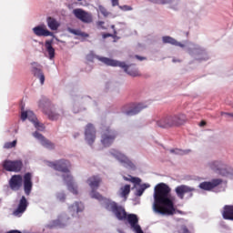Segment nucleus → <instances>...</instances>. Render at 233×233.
<instances>
[{"mask_svg": "<svg viewBox=\"0 0 233 233\" xmlns=\"http://www.w3.org/2000/svg\"><path fill=\"white\" fill-rule=\"evenodd\" d=\"M172 188L165 183H159L155 187L153 210L156 214L162 216H174L176 208L174 201L170 198Z\"/></svg>", "mask_w": 233, "mask_h": 233, "instance_id": "1", "label": "nucleus"}, {"mask_svg": "<svg viewBox=\"0 0 233 233\" xmlns=\"http://www.w3.org/2000/svg\"><path fill=\"white\" fill-rule=\"evenodd\" d=\"M50 167L54 168V170H56L57 172H62L63 175L62 177L64 181H66L67 185V188L69 192H72V194H75L77 196V186L74 184V177L70 174V167H72V164H70V161L66 159H60L56 162H51Z\"/></svg>", "mask_w": 233, "mask_h": 233, "instance_id": "2", "label": "nucleus"}, {"mask_svg": "<svg viewBox=\"0 0 233 233\" xmlns=\"http://www.w3.org/2000/svg\"><path fill=\"white\" fill-rule=\"evenodd\" d=\"M185 123H187V115L183 113L165 116L157 121V125L160 128H172L174 127H181V125H185Z\"/></svg>", "mask_w": 233, "mask_h": 233, "instance_id": "3", "label": "nucleus"}, {"mask_svg": "<svg viewBox=\"0 0 233 233\" xmlns=\"http://www.w3.org/2000/svg\"><path fill=\"white\" fill-rule=\"evenodd\" d=\"M104 65L106 66H120V68H124L125 72L131 76L132 77H137L139 75V71L136 68V66L130 65L127 66L125 62H119L117 60H114L112 58H99Z\"/></svg>", "mask_w": 233, "mask_h": 233, "instance_id": "4", "label": "nucleus"}, {"mask_svg": "<svg viewBox=\"0 0 233 233\" xmlns=\"http://www.w3.org/2000/svg\"><path fill=\"white\" fill-rule=\"evenodd\" d=\"M101 177H99L98 176H93L90 177L87 179V183L90 187L91 193L90 196L93 199H97V201H105V197H103V195H101L99 192L96 191L97 190V188H99V185H101Z\"/></svg>", "mask_w": 233, "mask_h": 233, "instance_id": "5", "label": "nucleus"}, {"mask_svg": "<svg viewBox=\"0 0 233 233\" xmlns=\"http://www.w3.org/2000/svg\"><path fill=\"white\" fill-rule=\"evenodd\" d=\"M106 208L109 212H112L119 221L127 220V216H128L127 210H125V208L119 206L117 203L108 201L106 204Z\"/></svg>", "mask_w": 233, "mask_h": 233, "instance_id": "6", "label": "nucleus"}, {"mask_svg": "<svg viewBox=\"0 0 233 233\" xmlns=\"http://www.w3.org/2000/svg\"><path fill=\"white\" fill-rule=\"evenodd\" d=\"M145 108H147V106L141 103H129L122 106L121 112L126 116H137Z\"/></svg>", "mask_w": 233, "mask_h": 233, "instance_id": "7", "label": "nucleus"}, {"mask_svg": "<svg viewBox=\"0 0 233 233\" xmlns=\"http://www.w3.org/2000/svg\"><path fill=\"white\" fill-rule=\"evenodd\" d=\"M117 137V132L107 127L102 131L101 143L104 147H110Z\"/></svg>", "mask_w": 233, "mask_h": 233, "instance_id": "8", "label": "nucleus"}, {"mask_svg": "<svg viewBox=\"0 0 233 233\" xmlns=\"http://www.w3.org/2000/svg\"><path fill=\"white\" fill-rule=\"evenodd\" d=\"M6 172H21L23 170V161L21 160H5L2 164Z\"/></svg>", "mask_w": 233, "mask_h": 233, "instance_id": "9", "label": "nucleus"}, {"mask_svg": "<svg viewBox=\"0 0 233 233\" xmlns=\"http://www.w3.org/2000/svg\"><path fill=\"white\" fill-rule=\"evenodd\" d=\"M175 192L179 199H185V194H187V198H192L196 188L187 185H180L176 187Z\"/></svg>", "mask_w": 233, "mask_h": 233, "instance_id": "10", "label": "nucleus"}, {"mask_svg": "<svg viewBox=\"0 0 233 233\" xmlns=\"http://www.w3.org/2000/svg\"><path fill=\"white\" fill-rule=\"evenodd\" d=\"M73 14L76 19H79L82 23L90 24L93 21L92 14L81 9L76 8L73 10Z\"/></svg>", "mask_w": 233, "mask_h": 233, "instance_id": "11", "label": "nucleus"}, {"mask_svg": "<svg viewBox=\"0 0 233 233\" xmlns=\"http://www.w3.org/2000/svg\"><path fill=\"white\" fill-rule=\"evenodd\" d=\"M31 72L35 77L40 80L41 85H45V73H43V66L37 62L31 63Z\"/></svg>", "mask_w": 233, "mask_h": 233, "instance_id": "12", "label": "nucleus"}, {"mask_svg": "<svg viewBox=\"0 0 233 233\" xmlns=\"http://www.w3.org/2000/svg\"><path fill=\"white\" fill-rule=\"evenodd\" d=\"M127 222L129 223L132 230L136 233H145L143 229H141V226H139V218L136 214H129L127 216Z\"/></svg>", "mask_w": 233, "mask_h": 233, "instance_id": "13", "label": "nucleus"}, {"mask_svg": "<svg viewBox=\"0 0 233 233\" xmlns=\"http://www.w3.org/2000/svg\"><path fill=\"white\" fill-rule=\"evenodd\" d=\"M207 167L217 174H225V170H227V166L219 160H211L207 164Z\"/></svg>", "mask_w": 233, "mask_h": 233, "instance_id": "14", "label": "nucleus"}, {"mask_svg": "<svg viewBox=\"0 0 233 233\" xmlns=\"http://www.w3.org/2000/svg\"><path fill=\"white\" fill-rule=\"evenodd\" d=\"M85 137L88 145H94V142L96 141V127H94V125H86L85 130Z\"/></svg>", "mask_w": 233, "mask_h": 233, "instance_id": "15", "label": "nucleus"}, {"mask_svg": "<svg viewBox=\"0 0 233 233\" xmlns=\"http://www.w3.org/2000/svg\"><path fill=\"white\" fill-rule=\"evenodd\" d=\"M9 187L15 192L23 187V177L21 175H14L9 180Z\"/></svg>", "mask_w": 233, "mask_h": 233, "instance_id": "16", "label": "nucleus"}, {"mask_svg": "<svg viewBox=\"0 0 233 233\" xmlns=\"http://www.w3.org/2000/svg\"><path fill=\"white\" fill-rule=\"evenodd\" d=\"M221 183H223V179L221 178H215L213 180H211L210 182H202L199 184V188H201V190H212L213 188H216V187H219V185H221Z\"/></svg>", "mask_w": 233, "mask_h": 233, "instance_id": "17", "label": "nucleus"}, {"mask_svg": "<svg viewBox=\"0 0 233 233\" xmlns=\"http://www.w3.org/2000/svg\"><path fill=\"white\" fill-rule=\"evenodd\" d=\"M33 186L34 184L32 183V173L27 172L24 175V191L25 196H30Z\"/></svg>", "mask_w": 233, "mask_h": 233, "instance_id": "18", "label": "nucleus"}, {"mask_svg": "<svg viewBox=\"0 0 233 233\" xmlns=\"http://www.w3.org/2000/svg\"><path fill=\"white\" fill-rule=\"evenodd\" d=\"M112 154H113L114 157H116V159H117V161H119L120 163H122V165H124V167H133L134 166L132 161H130L128 159V157H127L125 154H123L119 151H115Z\"/></svg>", "mask_w": 233, "mask_h": 233, "instance_id": "19", "label": "nucleus"}, {"mask_svg": "<svg viewBox=\"0 0 233 233\" xmlns=\"http://www.w3.org/2000/svg\"><path fill=\"white\" fill-rule=\"evenodd\" d=\"M38 106L43 108L44 114H46V116H47L48 119L51 121H57V119L60 117L59 114L52 111L51 109L45 108V104H43V101L39 102Z\"/></svg>", "mask_w": 233, "mask_h": 233, "instance_id": "20", "label": "nucleus"}, {"mask_svg": "<svg viewBox=\"0 0 233 233\" xmlns=\"http://www.w3.org/2000/svg\"><path fill=\"white\" fill-rule=\"evenodd\" d=\"M34 137L36 139H39L41 145L45 147L46 148H51L53 149L55 147L54 143H52L50 140L46 139L43 135L37 131L33 133Z\"/></svg>", "mask_w": 233, "mask_h": 233, "instance_id": "21", "label": "nucleus"}, {"mask_svg": "<svg viewBox=\"0 0 233 233\" xmlns=\"http://www.w3.org/2000/svg\"><path fill=\"white\" fill-rule=\"evenodd\" d=\"M33 32L35 35H37L38 37H48L49 35H52V32L45 28V25H37L34 27Z\"/></svg>", "mask_w": 233, "mask_h": 233, "instance_id": "22", "label": "nucleus"}, {"mask_svg": "<svg viewBox=\"0 0 233 233\" xmlns=\"http://www.w3.org/2000/svg\"><path fill=\"white\" fill-rule=\"evenodd\" d=\"M28 207V201L26 200V198L23 196L19 201L17 208L14 211L15 216H19V214H23L26 210V208Z\"/></svg>", "mask_w": 233, "mask_h": 233, "instance_id": "23", "label": "nucleus"}, {"mask_svg": "<svg viewBox=\"0 0 233 233\" xmlns=\"http://www.w3.org/2000/svg\"><path fill=\"white\" fill-rule=\"evenodd\" d=\"M84 208L85 207L83 206V203L76 202L75 204L69 207V212H71L72 215L79 214V212H83Z\"/></svg>", "mask_w": 233, "mask_h": 233, "instance_id": "24", "label": "nucleus"}, {"mask_svg": "<svg viewBox=\"0 0 233 233\" xmlns=\"http://www.w3.org/2000/svg\"><path fill=\"white\" fill-rule=\"evenodd\" d=\"M21 119L22 121H26V119H29V121H36L37 118L35 117V115L32 111H22L21 113Z\"/></svg>", "mask_w": 233, "mask_h": 233, "instance_id": "25", "label": "nucleus"}, {"mask_svg": "<svg viewBox=\"0 0 233 233\" xmlns=\"http://www.w3.org/2000/svg\"><path fill=\"white\" fill-rule=\"evenodd\" d=\"M222 216L224 219H230L233 221V206H225Z\"/></svg>", "mask_w": 233, "mask_h": 233, "instance_id": "26", "label": "nucleus"}, {"mask_svg": "<svg viewBox=\"0 0 233 233\" xmlns=\"http://www.w3.org/2000/svg\"><path fill=\"white\" fill-rule=\"evenodd\" d=\"M162 41L165 44L174 45L175 46H180L181 48H183L185 46V45L177 42L172 36H163Z\"/></svg>", "mask_w": 233, "mask_h": 233, "instance_id": "27", "label": "nucleus"}, {"mask_svg": "<svg viewBox=\"0 0 233 233\" xmlns=\"http://www.w3.org/2000/svg\"><path fill=\"white\" fill-rule=\"evenodd\" d=\"M46 49L49 56V59H54L56 57V49L52 46V41H46Z\"/></svg>", "mask_w": 233, "mask_h": 233, "instance_id": "28", "label": "nucleus"}, {"mask_svg": "<svg viewBox=\"0 0 233 233\" xmlns=\"http://www.w3.org/2000/svg\"><path fill=\"white\" fill-rule=\"evenodd\" d=\"M47 25L50 28V30H57L59 28L60 24L56 20V18L49 16L47 17Z\"/></svg>", "mask_w": 233, "mask_h": 233, "instance_id": "29", "label": "nucleus"}, {"mask_svg": "<svg viewBox=\"0 0 233 233\" xmlns=\"http://www.w3.org/2000/svg\"><path fill=\"white\" fill-rule=\"evenodd\" d=\"M192 150L190 149H179V148H175V149H170L171 154H176L177 156H187V154H190Z\"/></svg>", "mask_w": 233, "mask_h": 233, "instance_id": "30", "label": "nucleus"}, {"mask_svg": "<svg viewBox=\"0 0 233 233\" xmlns=\"http://www.w3.org/2000/svg\"><path fill=\"white\" fill-rule=\"evenodd\" d=\"M105 56H96L94 54V52H90L86 56V61H89L91 63H93L94 59H97L98 61H100L101 63H103L99 58H104ZM105 59H108V57H105Z\"/></svg>", "mask_w": 233, "mask_h": 233, "instance_id": "31", "label": "nucleus"}, {"mask_svg": "<svg viewBox=\"0 0 233 233\" xmlns=\"http://www.w3.org/2000/svg\"><path fill=\"white\" fill-rule=\"evenodd\" d=\"M151 3H155L156 5H172V3H176L177 5V0H149Z\"/></svg>", "mask_w": 233, "mask_h": 233, "instance_id": "32", "label": "nucleus"}, {"mask_svg": "<svg viewBox=\"0 0 233 233\" xmlns=\"http://www.w3.org/2000/svg\"><path fill=\"white\" fill-rule=\"evenodd\" d=\"M128 194H130V185H126L125 187L120 188L121 198H125V199H127Z\"/></svg>", "mask_w": 233, "mask_h": 233, "instance_id": "33", "label": "nucleus"}, {"mask_svg": "<svg viewBox=\"0 0 233 233\" xmlns=\"http://www.w3.org/2000/svg\"><path fill=\"white\" fill-rule=\"evenodd\" d=\"M148 187H150V185L148 184L141 185L140 188L137 189L136 196H138V197L143 196V193L145 192V190H147V188H148Z\"/></svg>", "mask_w": 233, "mask_h": 233, "instance_id": "34", "label": "nucleus"}, {"mask_svg": "<svg viewBox=\"0 0 233 233\" xmlns=\"http://www.w3.org/2000/svg\"><path fill=\"white\" fill-rule=\"evenodd\" d=\"M70 32H71V34H74L75 35H81V37H88V34H86L85 32H81L79 30L71 29Z\"/></svg>", "mask_w": 233, "mask_h": 233, "instance_id": "35", "label": "nucleus"}, {"mask_svg": "<svg viewBox=\"0 0 233 233\" xmlns=\"http://www.w3.org/2000/svg\"><path fill=\"white\" fill-rule=\"evenodd\" d=\"M17 145V140H14L13 142H7L5 144L4 147L5 148H14Z\"/></svg>", "mask_w": 233, "mask_h": 233, "instance_id": "36", "label": "nucleus"}, {"mask_svg": "<svg viewBox=\"0 0 233 233\" xmlns=\"http://www.w3.org/2000/svg\"><path fill=\"white\" fill-rule=\"evenodd\" d=\"M35 127L37 128V130H45V125L39 123L37 120H35L34 122Z\"/></svg>", "mask_w": 233, "mask_h": 233, "instance_id": "37", "label": "nucleus"}, {"mask_svg": "<svg viewBox=\"0 0 233 233\" xmlns=\"http://www.w3.org/2000/svg\"><path fill=\"white\" fill-rule=\"evenodd\" d=\"M118 8L120 10H123V12H128L132 10V6H129V5H119Z\"/></svg>", "mask_w": 233, "mask_h": 233, "instance_id": "38", "label": "nucleus"}, {"mask_svg": "<svg viewBox=\"0 0 233 233\" xmlns=\"http://www.w3.org/2000/svg\"><path fill=\"white\" fill-rule=\"evenodd\" d=\"M58 201H65L66 199V196L64 193H58L56 196Z\"/></svg>", "mask_w": 233, "mask_h": 233, "instance_id": "39", "label": "nucleus"}, {"mask_svg": "<svg viewBox=\"0 0 233 233\" xmlns=\"http://www.w3.org/2000/svg\"><path fill=\"white\" fill-rule=\"evenodd\" d=\"M112 6H119V0H111Z\"/></svg>", "mask_w": 233, "mask_h": 233, "instance_id": "40", "label": "nucleus"}, {"mask_svg": "<svg viewBox=\"0 0 233 233\" xmlns=\"http://www.w3.org/2000/svg\"><path fill=\"white\" fill-rule=\"evenodd\" d=\"M131 181L132 183H137V184L141 183V179L137 177H132Z\"/></svg>", "mask_w": 233, "mask_h": 233, "instance_id": "41", "label": "nucleus"}, {"mask_svg": "<svg viewBox=\"0 0 233 233\" xmlns=\"http://www.w3.org/2000/svg\"><path fill=\"white\" fill-rule=\"evenodd\" d=\"M181 230L183 233H190V231L188 230V228H187V226L182 227Z\"/></svg>", "mask_w": 233, "mask_h": 233, "instance_id": "42", "label": "nucleus"}, {"mask_svg": "<svg viewBox=\"0 0 233 233\" xmlns=\"http://www.w3.org/2000/svg\"><path fill=\"white\" fill-rule=\"evenodd\" d=\"M106 37H112V34H110V33L104 34V35H103V38H104V39H106Z\"/></svg>", "mask_w": 233, "mask_h": 233, "instance_id": "43", "label": "nucleus"}, {"mask_svg": "<svg viewBox=\"0 0 233 233\" xmlns=\"http://www.w3.org/2000/svg\"><path fill=\"white\" fill-rule=\"evenodd\" d=\"M221 116H229L230 117H233V113H225V112H222V113H221Z\"/></svg>", "mask_w": 233, "mask_h": 233, "instance_id": "44", "label": "nucleus"}, {"mask_svg": "<svg viewBox=\"0 0 233 233\" xmlns=\"http://www.w3.org/2000/svg\"><path fill=\"white\" fill-rule=\"evenodd\" d=\"M136 57H137V59H139V61H143V59H145V57H141L139 56H137Z\"/></svg>", "mask_w": 233, "mask_h": 233, "instance_id": "45", "label": "nucleus"}, {"mask_svg": "<svg viewBox=\"0 0 233 233\" xmlns=\"http://www.w3.org/2000/svg\"><path fill=\"white\" fill-rule=\"evenodd\" d=\"M205 125H207V122H205V121L200 122V127H205Z\"/></svg>", "mask_w": 233, "mask_h": 233, "instance_id": "46", "label": "nucleus"}, {"mask_svg": "<svg viewBox=\"0 0 233 233\" xmlns=\"http://www.w3.org/2000/svg\"><path fill=\"white\" fill-rule=\"evenodd\" d=\"M112 28H116V25H112Z\"/></svg>", "mask_w": 233, "mask_h": 233, "instance_id": "47", "label": "nucleus"}, {"mask_svg": "<svg viewBox=\"0 0 233 233\" xmlns=\"http://www.w3.org/2000/svg\"><path fill=\"white\" fill-rule=\"evenodd\" d=\"M22 110H25V107H22Z\"/></svg>", "mask_w": 233, "mask_h": 233, "instance_id": "48", "label": "nucleus"}]
</instances>
